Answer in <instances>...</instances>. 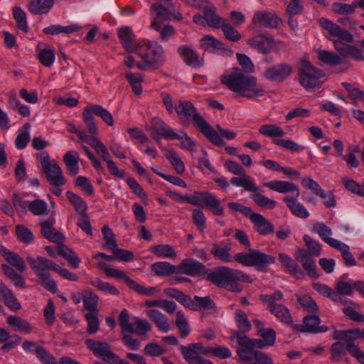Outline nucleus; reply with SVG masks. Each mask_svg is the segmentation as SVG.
<instances>
[{
    "label": "nucleus",
    "instance_id": "1",
    "mask_svg": "<svg viewBox=\"0 0 364 364\" xmlns=\"http://www.w3.org/2000/svg\"><path fill=\"white\" fill-rule=\"evenodd\" d=\"M221 82L238 97L257 99L266 92L264 87L257 83V77L251 73L239 68L227 70L220 77Z\"/></svg>",
    "mask_w": 364,
    "mask_h": 364
},
{
    "label": "nucleus",
    "instance_id": "2",
    "mask_svg": "<svg viewBox=\"0 0 364 364\" xmlns=\"http://www.w3.org/2000/svg\"><path fill=\"white\" fill-rule=\"evenodd\" d=\"M175 112L182 125L188 127L192 122L194 126L213 144L218 146L225 145L224 141L219 136L218 133L208 123L191 101H178L175 105Z\"/></svg>",
    "mask_w": 364,
    "mask_h": 364
},
{
    "label": "nucleus",
    "instance_id": "3",
    "mask_svg": "<svg viewBox=\"0 0 364 364\" xmlns=\"http://www.w3.org/2000/svg\"><path fill=\"white\" fill-rule=\"evenodd\" d=\"M264 186L279 193H290L292 196H287L283 200L291 210V213L300 218L305 219L309 216V213L304 205L298 200L300 191L298 186L287 181H272L264 183Z\"/></svg>",
    "mask_w": 364,
    "mask_h": 364
},
{
    "label": "nucleus",
    "instance_id": "4",
    "mask_svg": "<svg viewBox=\"0 0 364 364\" xmlns=\"http://www.w3.org/2000/svg\"><path fill=\"white\" fill-rule=\"evenodd\" d=\"M208 281L220 287L228 289L235 291H241L242 289L236 282L252 283L250 277L240 270L234 269L228 267H218L215 271H211L207 274Z\"/></svg>",
    "mask_w": 364,
    "mask_h": 364
},
{
    "label": "nucleus",
    "instance_id": "5",
    "mask_svg": "<svg viewBox=\"0 0 364 364\" xmlns=\"http://www.w3.org/2000/svg\"><path fill=\"white\" fill-rule=\"evenodd\" d=\"M33 272L41 279V285L47 291L55 294L58 291V285L55 280L50 279V271L56 269L57 263L42 256L26 257Z\"/></svg>",
    "mask_w": 364,
    "mask_h": 364
},
{
    "label": "nucleus",
    "instance_id": "6",
    "mask_svg": "<svg viewBox=\"0 0 364 364\" xmlns=\"http://www.w3.org/2000/svg\"><path fill=\"white\" fill-rule=\"evenodd\" d=\"M230 183L236 187H241L245 191L252 193V199L260 208L273 209L276 206V201L260 193L259 187L250 176L232 177Z\"/></svg>",
    "mask_w": 364,
    "mask_h": 364
},
{
    "label": "nucleus",
    "instance_id": "7",
    "mask_svg": "<svg viewBox=\"0 0 364 364\" xmlns=\"http://www.w3.org/2000/svg\"><path fill=\"white\" fill-rule=\"evenodd\" d=\"M37 160L40 168L46 176L48 182L56 187H60L66 183L62 168L58 162L51 159L47 151H42L37 154Z\"/></svg>",
    "mask_w": 364,
    "mask_h": 364
},
{
    "label": "nucleus",
    "instance_id": "8",
    "mask_svg": "<svg viewBox=\"0 0 364 364\" xmlns=\"http://www.w3.org/2000/svg\"><path fill=\"white\" fill-rule=\"evenodd\" d=\"M136 53L143 62L153 68H158L165 61V54L163 47L157 43L149 41H142L138 46Z\"/></svg>",
    "mask_w": 364,
    "mask_h": 364
},
{
    "label": "nucleus",
    "instance_id": "9",
    "mask_svg": "<svg viewBox=\"0 0 364 364\" xmlns=\"http://www.w3.org/2000/svg\"><path fill=\"white\" fill-rule=\"evenodd\" d=\"M298 73L299 82L306 90H310L321 87L320 80L324 76V73L308 60H300Z\"/></svg>",
    "mask_w": 364,
    "mask_h": 364
},
{
    "label": "nucleus",
    "instance_id": "10",
    "mask_svg": "<svg viewBox=\"0 0 364 364\" xmlns=\"http://www.w3.org/2000/svg\"><path fill=\"white\" fill-rule=\"evenodd\" d=\"M235 260L246 267H255L257 269H264L275 262V258L259 250H251L250 252H239Z\"/></svg>",
    "mask_w": 364,
    "mask_h": 364
},
{
    "label": "nucleus",
    "instance_id": "11",
    "mask_svg": "<svg viewBox=\"0 0 364 364\" xmlns=\"http://www.w3.org/2000/svg\"><path fill=\"white\" fill-rule=\"evenodd\" d=\"M98 265L108 277H114L124 280L132 289L141 295L151 296L159 291L156 287H144L129 277L124 271L113 268L107 263L100 262Z\"/></svg>",
    "mask_w": 364,
    "mask_h": 364
},
{
    "label": "nucleus",
    "instance_id": "12",
    "mask_svg": "<svg viewBox=\"0 0 364 364\" xmlns=\"http://www.w3.org/2000/svg\"><path fill=\"white\" fill-rule=\"evenodd\" d=\"M188 203L208 208L214 215H223L224 208L220 200L208 191H195L193 195H188Z\"/></svg>",
    "mask_w": 364,
    "mask_h": 364
},
{
    "label": "nucleus",
    "instance_id": "13",
    "mask_svg": "<svg viewBox=\"0 0 364 364\" xmlns=\"http://www.w3.org/2000/svg\"><path fill=\"white\" fill-rule=\"evenodd\" d=\"M320 26L326 29L330 34V40L333 42L334 48L337 50V48H342L346 43L353 41V35L346 30L342 29L338 25L333 23L331 20L326 18H319Z\"/></svg>",
    "mask_w": 364,
    "mask_h": 364
},
{
    "label": "nucleus",
    "instance_id": "14",
    "mask_svg": "<svg viewBox=\"0 0 364 364\" xmlns=\"http://www.w3.org/2000/svg\"><path fill=\"white\" fill-rule=\"evenodd\" d=\"M235 337L238 343L237 354L242 361L241 364H249L251 361L256 358V354L259 351L254 350L250 343V338L240 332H235Z\"/></svg>",
    "mask_w": 364,
    "mask_h": 364
},
{
    "label": "nucleus",
    "instance_id": "15",
    "mask_svg": "<svg viewBox=\"0 0 364 364\" xmlns=\"http://www.w3.org/2000/svg\"><path fill=\"white\" fill-rule=\"evenodd\" d=\"M85 343L94 355L100 357L104 361H112L114 363L119 357L112 352L111 346L107 343L87 339Z\"/></svg>",
    "mask_w": 364,
    "mask_h": 364
},
{
    "label": "nucleus",
    "instance_id": "16",
    "mask_svg": "<svg viewBox=\"0 0 364 364\" xmlns=\"http://www.w3.org/2000/svg\"><path fill=\"white\" fill-rule=\"evenodd\" d=\"M293 68L287 63H279L268 67L263 76L271 82H281L287 79L292 73Z\"/></svg>",
    "mask_w": 364,
    "mask_h": 364
},
{
    "label": "nucleus",
    "instance_id": "17",
    "mask_svg": "<svg viewBox=\"0 0 364 364\" xmlns=\"http://www.w3.org/2000/svg\"><path fill=\"white\" fill-rule=\"evenodd\" d=\"M150 131L152 138L157 142L160 141L161 137L168 140H174L177 137L174 129L159 117L153 119Z\"/></svg>",
    "mask_w": 364,
    "mask_h": 364
},
{
    "label": "nucleus",
    "instance_id": "18",
    "mask_svg": "<svg viewBox=\"0 0 364 364\" xmlns=\"http://www.w3.org/2000/svg\"><path fill=\"white\" fill-rule=\"evenodd\" d=\"M117 36L123 48L128 53H136L140 42L130 26H124L117 28Z\"/></svg>",
    "mask_w": 364,
    "mask_h": 364
},
{
    "label": "nucleus",
    "instance_id": "19",
    "mask_svg": "<svg viewBox=\"0 0 364 364\" xmlns=\"http://www.w3.org/2000/svg\"><path fill=\"white\" fill-rule=\"evenodd\" d=\"M252 23L256 27L274 28L279 26L281 21L272 12L257 11L252 16Z\"/></svg>",
    "mask_w": 364,
    "mask_h": 364
},
{
    "label": "nucleus",
    "instance_id": "20",
    "mask_svg": "<svg viewBox=\"0 0 364 364\" xmlns=\"http://www.w3.org/2000/svg\"><path fill=\"white\" fill-rule=\"evenodd\" d=\"M178 53L189 66L198 68L203 65V58L196 52L192 46H179L178 48Z\"/></svg>",
    "mask_w": 364,
    "mask_h": 364
},
{
    "label": "nucleus",
    "instance_id": "21",
    "mask_svg": "<svg viewBox=\"0 0 364 364\" xmlns=\"http://www.w3.org/2000/svg\"><path fill=\"white\" fill-rule=\"evenodd\" d=\"M204 264L194 259H185L177 266V274H184L191 277L199 276L205 273Z\"/></svg>",
    "mask_w": 364,
    "mask_h": 364
},
{
    "label": "nucleus",
    "instance_id": "22",
    "mask_svg": "<svg viewBox=\"0 0 364 364\" xmlns=\"http://www.w3.org/2000/svg\"><path fill=\"white\" fill-rule=\"evenodd\" d=\"M296 259L301 263L303 268L306 270L308 275L313 279L318 277L316 272V264L314 256L310 255L307 250L304 249L298 250L294 255Z\"/></svg>",
    "mask_w": 364,
    "mask_h": 364
},
{
    "label": "nucleus",
    "instance_id": "23",
    "mask_svg": "<svg viewBox=\"0 0 364 364\" xmlns=\"http://www.w3.org/2000/svg\"><path fill=\"white\" fill-rule=\"evenodd\" d=\"M120 326L122 333H134L137 336H144L151 329L146 320H135L134 323L129 322V320H120Z\"/></svg>",
    "mask_w": 364,
    "mask_h": 364
},
{
    "label": "nucleus",
    "instance_id": "24",
    "mask_svg": "<svg viewBox=\"0 0 364 364\" xmlns=\"http://www.w3.org/2000/svg\"><path fill=\"white\" fill-rule=\"evenodd\" d=\"M200 46L210 53H218L232 55L233 51L228 48L224 43L212 36H204L200 41Z\"/></svg>",
    "mask_w": 364,
    "mask_h": 364
},
{
    "label": "nucleus",
    "instance_id": "25",
    "mask_svg": "<svg viewBox=\"0 0 364 364\" xmlns=\"http://www.w3.org/2000/svg\"><path fill=\"white\" fill-rule=\"evenodd\" d=\"M152 21L151 28L159 31L160 24L167 21L169 18V11L161 4H153L150 9Z\"/></svg>",
    "mask_w": 364,
    "mask_h": 364
},
{
    "label": "nucleus",
    "instance_id": "26",
    "mask_svg": "<svg viewBox=\"0 0 364 364\" xmlns=\"http://www.w3.org/2000/svg\"><path fill=\"white\" fill-rule=\"evenodd\" d=\"M347 274L341 275L335 284L336 293L339 294L341 301H335L336 303L346 304L348 301V299L343 297V296H353L354 294L353 282H348Z\"/></svg>",
    "mask_w": 364,
    "mask_h": 364
},
{
    "label": "nucleus",
    "instance_id": "27",
    "mask_svg": "<svg viewBox=\"0 0 364 364\" xmlns=\"http://www.w3.org/2000/svg\"><path fill=\"white\" fill-rule=\"evenodd\" d=\"M287 323L290 324L294 330L299 332L306 333H321L326 332L328 327L324 325H320V320H303V323L300 325H294L293 320H286Z\"/></svg>",
    "mask_w": 364,
    "mask_h": 364
},
{
    "label": "nucleus",
    "instance_id": "28",
    "mask_svg": "<svg viewBox=\"0 0 364 364\" xmlns=\"http://www.w3.org/2000/svg\"><path fill=\"white\" fill-rule=\"evenodd\" d=\"M84 307L88 312L85 318H97L99 296L91 291H85L82 296Z\"/></svg>",
    "mask_w": 364,
    "mask_h": 364
},
{
    "label": "nucleus",
    "instance_id": "29",
    "mask_svg": "<svg viewBox=\"0 0 364 364\" xmlns=\"http://www.w3.org/2000/svg\"><path fill=\"white\" fill-rule=\"evenodd\" d=\"M249 44L260 53L267 54L275 46V42L271 36L259 35L250 39Z\"/></svg>",
    "mask_w": 364,
    "mask_h": 364
},
{
    "label": "nucleus",
    "instance_id": "30",
    "mask_svg": "<svg viewBox=\"0 0 364 364\" xmlns=\"http://www.w3.org/2000/svg\"><path fill=\"white\" fill-rule=\"evenodd\" d=\"M250 220L261 235H267L274 232V226L260 213L254 212Z\"/></svg>",
    "mask_w": 364,
    "mask_h": 364
},
{
    "label": "nucleus",
    "instance_id": "31",
    "mask_svg": "<svg viewBox=\"0 0 364 364\" xmlns=\"http://www.w3.org/2000/svg\"><path fill=\"white\" fill-rule=\"evenodd\" d=\"M40 226L42 235L49 241L59 244L64 241L63 235L53 228V222L44 220L41 222Z\"/></svg>",
    "mask_w": 364,
    "mask_h": 364
},
{
    "label": "nucleus",
    "instance_id": "32",
    "mask_svg": "<svg viewBox=\"0 0 364 364\" xmlns=\"http://www.w3.org/2000/svg\"><path fill=\"white\" fill-rule=\"evenodd\" d=\"M361 333L358 329L354 330H335L333 334V338L337 341L344 342L347 344V350L349 353V345L356 346L354 340L360 337Z\"/></svg>",
    "mask_w": 364,
    "mask_h": 364
},
{
    "label": "nucleus",
    "instance_id": "33",
    "mask_svg": "<svg viewBox=\"0 0 364 364\" xmlns=\"http://www.w3.org/2000/svg\"><path fill=\"white\" fill-rule=\"evenodd\" d=\"M231 250L232 247L230 244L225 241H222L220 244H213L210 252L216 259L228 263L233 261L232 257L230 254Z\"/></svg>",
    "mask_w": 364,
    "mask_h": 364
},
{
    "label": "nucleus",
    "instance_id": "34",
    "mask_svg": "<svg viewBox=\"0 0 364 364\" xmlns=\"http://www.w3.org/2000/svg\"><path fill=\"white\" fill-rule=\"evenodd\" d=\"M0 296L5 305L12 311H17L21 308L16 296L13 291L3 282L0 283Z\"/></svg>",
    "mask_w": 364,
    "mask_h": 364
},
{
    "label": "nucleus",
    "instance_id": "35",
    "mask_svg": "<svg viewBox=\"0 0 364 364\" xmlns=\"http://www.w3.org/2000/svg\"><path fill=\"white\" fill-rule=\"evenodd\" d=\"M54 3V0H31L27 9L33 15L46 14L51 10Z\"/></svg>",
    "mask_w": 364,
    "mask_h": 364
},
{
    "label": "nucleus",
    "instance_id": "36",
    "mask_svg": "<svg viewBox=\"0 0 364 364\" xmlns=\"http://www.w3.org/2000/svg\"><path fill=\"white\" fill-rule=\"evenodd\" d=\"M296 299L300 306L306 311L312 314L311 316H306L303 318H319L316 314L318 311V306L316 301L307 294H296Z\"/></svg>",
    "mask_w": 364,
    "mask_h": 364
},
{
    "label": "nucleus",
    "instance_id": "37",
    "mask_svg": "<svg viewBox=\"0 0 364 364\" xmlns=\"http://www.w3.org/2000/svg\"><path fill=\"white\" fill-rule=\"evenodd\" d=\"M85 109L94 116L100 117L102 121L108 126H113L114 124V118L111 112L99 105L90 104Z\"/></svg>",
    "mask_w": 364,
    "mask_h": 364
},
{
    "label": "nucleus",
    "instance_id": "38",
    "mask_svg": "<svg viewBox=\"0 0 364 364\" xmlns=\"http://www.w3.org/2000/svg\"><path fill=\"white\" fill-rule=\"evenodd\" d=\"M63 162L70 174L73 176H76L80 171L79 154L75 151H69L63 156Z\"/></svg>",
    "mask_w": 364,
    "mask_h": 364
},
{
    "label": "nucleus",
    "instance_id": "39",
    "mask_svg": "<svg viewBox=\"0 0 364 364\" xmlns=\"http://www.w3.org/2000/svg\"><path fill=\"white\" fill-rule=\"evenodd\" d=\"M164 293L166 296L175 299L184 306L195 309V304L191 297L183 291L174 288H167L164 290Z\"/></svg>",
    "mask_w": 364,
    "mask_h": 364
},
{
    "label": "nucleus",
    "instance_id": "40",
    "mask_svg": "<svg viewBox=\"0 0 364 364\" xmlns=\"http://www.w3.org/2000/svg\"><path fill=\"white\" fill-rule=\"evenodd\" d=\"M1 267L4 275L11 281L15 287L26 288V281L23 276L6 264H2Z\"/></svg>",
    "mask_w": 364,
    "mask_h": 364
},
{
    "label": "nucleus",
    "instance_id": "41",
    "mask_svg": "<svg viewBox=\"0 0 364 364\" xmlns=\"http://www.w3.org/2000/svg\"><path fill=\"white\" fill-rule=\"evenodd\" d=\"M207 24L213 28H219L225 19L219 17L215 12V8L207 4L203 9Z\"/></svg>",
    "mask_w": 364,
    "mask_h": 364
},
{
    "label": "nucleus",
    "instance_id": "42",
    "mask_svg": "<svg viewBox=\"0 0 364 364\" xmlns=\"http://www.w3.org/2000/svg\"><path fill=\"white\" fill-rule=\"evenodd\" d=\"M80 26L77 24H71L68 26H61L53 24L43 28V33L47 35H56L60 33H73L78 31Z\"/></svg>",
    "mask_w": 364,
    "mask_h": 364
},
{
    "label": "nucleus",
    "instance_id": "43",
    "mask_svg": "<svg viewBox=\"0 0 364 364\" xmlns=\"http://www.w3.org/2000/svg\"><path fill=\"white\" fill-rule=\"evenodd\" d=\"M152 271L159 277H166L177 274V266L168 262H157L151 265Z\"/></svg>",
    "mask_w": 364,
    "mask_h": 364
},
{
    "label": "nucleus",
    "instance_id": "44",
    "mask_svg": "<svg viewBox=\"0 0 364 364\" xmlns=\"http://www.w3.org/2000/svg\"><path fill=\"white\" fill-rule=\"evenodd\" d=\"M31 125L26 123L17 131L15 146L17 149H23L30 141Z\"/></svg>",
    "mask_w": 364,
    "mask_h": 364
},
{
    "label": "nucleus",
    "instance_id": "45",
    "mask_svg": "<svg viewBox=\"0 0 364 364\" xmlns=\"http://www.w3.org/2000/svg\"><path fill=\"white\" fill-rule=\"evenodd\" d=\"M193 301L195 304L194 310L196 309V306H198L199 309L204 313L213 314L216 311L215 304L209 296L200 297L195 296Z\"/></svg>",
    "mask_w": 364,
    "mask_h": 364
},
{
    "label": "nucleus",
    "instance_id": "46",
    "mask_svg": "<svg viewBox=\"0 0 364 364\" xmlns=\"http://www.w3.org/2000/svg\"><path fill=\"white\" fill-rule=\"evenodd\" d=\"M259 298L269 311L279 304L277 302L283 300L284 294L280 290H275L272 293L262 294Z\"/></svg>",
    "mask_w": 364,
    "mask_h": 364
},
{
    "label": "nucleus",
    "instance_id": "47",
    "mask_svg": "<svg viewBox=\"0 0 364 364\" xmlns=\"http://www.w3.org/2000/svg\"><path fill=\"white\" fill-rule=\"evenodd\" d=\"M317 57L321 63L331 66L341 65L343 62L341 56L333 52L326 50H318L317 51Z\"/></svg>",
    "mask_w": 364,
    "mask_h": 364
},
{
    "label": "nucleus",
    "instance_id": "48",
    "mask_svg": "<svg viewBox=\"0 0 364 364\" xmlns=\"http://www.w3.org/2000/svg\"><path fill=\"white\" fill-rule=\"evenodd\" d=\"M258 131L262 135L270 138L283 137L285 135L284 129L276 124H263Z\"/></svg>",
    "mask_w": 364,
    "mask_h": 364
},
{
    "label": "nucleus",
    "instance_id": "49",
    "mask_svg": "<svg viewBox=\"0 0 364 364\" xmlns=\"http://www.w3.org/2000/svg\"><path fill=\"white\" fill-rule=\"evenodd\" d=\"M180 350L184 359L190 364H202L205 360V358L201 357L190 345L181 346Z\"/></svg>",
    "mask_w": 364,
    "mask_h": 364
},
{
    "label": "nucleus",
    "instance_id": "50",
    "mask_svg": "<svg viewBox=\"0 0 364 364\" xmlns=\"http://www.w3.org/2000/svg\"><path fill=\"white\" fill-rule=\"evenodd\" d=\"M88 144L96 151L97 154L107 163H109L112 159L111 155L106 146L97 137L92 136Z\"/></svg>",
    "mask_w": 364,
    "mask_h": 364
},
{
    "label": "nucleus",
    "instance_id": "51",
    "mask_svg": "<svg viewBox=\"0 0 364 364\" xmlns=\"http://www.w3.org/2000/svg\"><path fill=\"white\" fill-rule=\"evenodd\" d=\"M313 289L319 293L321 295L330 299L333 301H341L339 294L336 293V291L332 288L329 287L325 284L322 283H314L312 284Z\"/></svg>",
    "mask_w": 364,
    "mask_h": 364
},
{
    "label": "nucleus",
    "instance_id": "52",
    "mask_svg": "<svg viewBox=\"0 0 364 364\" xmlns=\"http://www.w3.org/2000/svg\"><path fill=\"white\" fill-rule=\"evenodd\" d=\"M58 253L64 257L73 267L77 268L79 267V264L81 262V259L67 246H60L58 247Z\"/></svg>",
    "mask_w": 364,
    "mask_h": 364
},
{
    "label": "nucleus",
    "instance_id": "53",
    "mask_svg": "<svg viewBox=\"0 0 364 364\" xmlns=\"http://www.w3.org/2000/svg\"><path fill=\"white\" fill-rule=\"evenodd\" d=\"M330 352L332 362H339L348 352L347 344H345L344 342L336 341L331 345Z\"/></svg>",
    "mask_w": 364,
    "mask_h": 364
},
{
    "label": "nucleus",
    "instance_id": "54",
    "mask_svg": "<svg viewBox=\"0 0 364 364\" xmlns=\"http://www.w3.org/2000/svg\"><path fill=\"white\" fill-rule=\"evenodd\" d=\"M66 196L75 207V209L78 214H86L87 210V205L85 201L81 197L71 191H67Z\"/></svg>",
    "mask_w": 364,
    "mask_h": 364
},
{
    "label": "nucleus",
    "instance_id": "55",
    "mask_svg": "<svg viewBox=\"0 0 364 364\" xmlns=\"http://www.w3.org/2000/svg\"><path fill=\"white\" fill-rule=\"evenodd\" d=\"M151 252L160 258H175L176 252L170 245H157L151 248Z\"/></svg>",
    "mask_w": 364,
    "mask_h": 364
},
{
    "label": "nucleus",
    "instance_id": "56",
    "mask_svg": "<svg viewBox=\"0 0 364 364\" xmlns=\"http://www.w3.org/2000/svg\"><path fill=\"white\" fill-rule=\"evenodd\" d=\"M343 309V312L346 317L348 318H364V316L360 313V306L353 301L352 300H348Z\"/></svg>",
    "mask_w": 364,
    "mask_h": 364
},
{
    "label": "nucleus",
    "instance_id": "57",
    "mask_svg": "<svg viewBox=\"0 0 364 364\" xmlns=\"http://www.w3.org/2000/svg\"><path fill=\"white\" fill-rule=\"evenodd\" d=\"M165 156L178 174L184 173L186 170L185 165L176 151L173 150L167 151Z\"/></svg>",
    "mask_w": 364,
    "mask_h": 364
},
{
    "label": "nucleus",
    "instance_id": "58",
    "mask_svg": "<svg viewBox=\"0 0 364 364\" xmlns=\"http://www.w3.org/2000/svg\"><path fill=\"white\" fill-rule=\"evenodd\" d=\"M279 259L282 265L291 274L296 275L301 274V270L296 262L289 255L280 253Z\"/></svg>",
    "mask_w": 364,
    "mask_h": 364
},
{
    "label": "nucleus",
    "instance_id": "59",
    "mask_svg": "<svg viewBox=\"0 0 364 364\" xmlns=\"http://www.w3.org/2000/svg\"><path fill=\"white\" fill-rule=\"evenodd\" d=\"M82 117L88 133L91 134L90 136L97 137L99 131L98 127L95 122V117L92 116L85 108L82 112Z\"/></svg>",
    "mask_w": 364,
    "mask_h": 364
},
{
    "label": "nucleus",
    "instance_id": "60",
    "mask_svg": "<svg viewBox=\"0 0 364 364\" xmlns=\"http://www.w3.org/2000/svg\"><path fill=\"white\" fill-rule=\"evenodd\" d=\"M28 210L34 215H42L48 213V205L41 199H36L28 203Z\"/></svg>",
    "mask_w": 364,
    "mask_h": 364
},
{
    "label": "nucleus",
    "instance_id": "61",
    "mask_svg": "<svg viewBox=\"0 0 364 364\" xmlns=\"http://www.w3.org/2000/svg\"><path fill=\"white\" fill-rule=\"evenodd\" d=\"M90 284L98 290L112 295L119 294V291L109 283L103 282L100 279L95 278L90 280Z\"/></svg>",
    "mask_w": 364,
    "mask_h": 364
},
{
    "label": "nucleus",
    "instance_id": "62",
    "mask_svg": "<svg viewBox=\"0 0 364 364\" xmlns=\"http://www.w3.org/2000/svg\"><path fill=\"white\" fill-rule=\"evenodd\" d=\"M13 16L18 28L24 33H27L28 31V26L26 13L20 7L16 6L13 9Z\"/></svg>",
    "mask_w": 364,
    "mask_h": 364
},
{
    "label": "nucleus",
    "instance_id": "63",
    "mask_svg": "<svg viewBox=\"0 0 364 364\" xmlns=\"http://www.w3.org/2000/svg\"><path fill=\"white\" fill-rule=\"evenodd\" d=\"M314 231L316 232L323 241L328 244L333 239L332 230L323 223H317L314 226Z\"/></svg>",
    "mask_w": 364,
    "mask_h": 364
},
{
    "label": "nucleus",
    "instance_id": "64",
    "mask_svg": "<svg viewBox=\"0 0 364 364\" xmlns=\"http://www.w3.org/2000/svg\"><path fill=\"white\" fill-rule=\"evenodd\" d=\"M38 59L46 67H50L55 62V55L53 48H43L38 53Z\"/></svg>",
    "mask_w": 364,
    "mask_h": 364
}]
</instances>
